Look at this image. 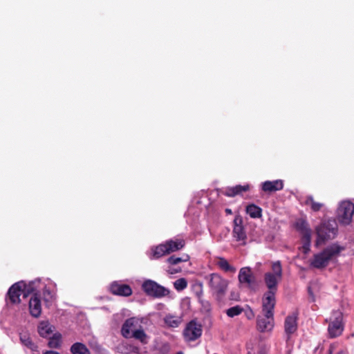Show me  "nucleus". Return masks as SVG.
<instances>
[{
  "label": "nucleus",
  "mask_w": 354,
  "mask_h": 354,
  "mask_svg": "<svg viewBox=\"0 0 354 354\" xmlns=\"http://www.w3.org/2000/svg\"><path fill=\"white\" fill-rule=\"evenodd\" d=\"M272 272L265 273L263 280L268 290L263 294V302L276 304V294L278 284L282 279L283 270L280 261L272 263Z\"/></svg>",
  "instance_id": "f257e3e1"
},
{
  "label": "nucleus",
  "mask_w": 354,
  "mask_h": 354,
  "mask_svg": "<svg viewBox=\"0 0 354 354\" xmlns=\"http://www.w3.org/2000/svg\"><path fill=\"white\" fill-rule=\"evenodd\" d=\"M344 250H345V247L339 245L337 243H333L320 252L313 254L310 265L314 268L324 269L328 266L330 261L336 259Z\"/></svg>",
  "instance_id": "f03ea898"
},
{
  "label": "nucleus",
  "mask_w": 354,
  "mask_h": 354,
  "mask_svg": "<svg viewBox=\"0 0 354 354\" xmlns=\"http://www.w3.org/2000/svg\"><path fill=\"white\" fill-rule=\"evenodd\" d=\"M205 280L212 295L218 301H221L227 293L229 281L218 273H211L205 276Z\"/></svg>",
  "instance_id": "7ed1b4c3"
},
{
  "label": "nucleus",
  "mask_w": 354,
  "mask_h": 354,
  "mask_svg": "<svg viewBox=\"0 0 354 354\" xmlns=\"http://www.w3.org/2000/svg\"><path fill=\"white\" fill-rule=\"evenodd\" d=\"M317 234L316 245L324 243L335 239L338 232V225L335 219L322 221L315 229Z\"/></svg>",
  "instance_id": "20e7f679"
},
{
  "label": "nucleus",
  "mask_w": 354,
  "mask_h": 354,
  "mask_svg": "<svg viewBox=\"0 0 354 354\" xmlns=\"http://www.w3.org/2000/svg\"><path fill=\"white\" fill-rule=\"evenodd\" d=\"M274 304L262 301L263 315L257 317V329L261 333L271 331L274 327Z\"/></svg>",
  "instance_id": "39448f33"
},
{
  "label": "nucleus",
  "mask_w": 354,
  "mask_h": 354,
  "mask_svg": "<svg viewBox=\"0 0 354 354\" xmlns=\"http://www.w3.org/2000/svg\"><path fill=\"white\" fill-rule=\"evenodd\" d=\"M35 283L33 281L30 282L28 284L25 283L24 281H19L14 283L9 288L7 296L10 302L12 304H19L20 296L22 293L26 297L28 295L35 291L34 287Z\"/></svg>",
  "instance_id": "423d86ee"
},
{
  "label": "nucleus",
  "mask_w": 354,
  "mask_h": 354,
  "mask_svg": "<svg viewBox=\"0 0 354 354\" xmlns=\"http://www.w3.org/2000/svg\"><path fill=\"white\" fill-rule=\"evenodd\" d=\"M142 288L147 295L155 298H160L169 295V290L168 289L150 279L146 280L143 282Z\"/></svg>",
  "instance_id": "0eeeda50"
},
{
  "label": "nucleus",
  "mask_w": 354,
  "mask_h": 354,
  "mask_svg": "<svg viewBox=\"0 0 354 354\" xmlns=\"http://www.w3.org/2000/svg\"><path fill=\"white\" fill-rule=\"evenodd\" d=\"M342 319L343 315L340 311H333L332 316L330 317V322L328 327V331L330 338H335L342 335L344 330Z\"/></svg>",
  "instance_id": "6e6552de"
},
{
  "label": "nucleus",
  "mask_w": 354,
  "mask_h": 354,
  "mask_svg": "<svg viewBox=\"0 0 354 354\" xmlns=\"http://www.w3.org/2000/svg\"><path fill=\"white\" fill-rule=\"evenodd\" d=\"M353 214L354 204L349 201H344L337 210V218L340 223L348 225L351 222Z\"/></svg>",
  "instance_id": "1a4fd4ad"
},
{
  "label": "nucleus",
  "mask_w": 354,
  "mask_h": 354,
  "mask_svg": "<svg viewBox=\"0 0 354 354\" xmlns=\"http://www.w3.org/2000/svg\"><path fill=\"white\" fill-rule=\"evenodd\" d=\"M202 326L195 320L190 321L183 331V336L187 342H193L202 335Z\"/></svg>",
  "instance_id": "9d476101"
},
{
  "label": "nucleus",
  "mask_w": 354,
  "mask_h": 354,
  "mask_svg": "<svg viewBox=\"0 0 354 354\" xmlns=\"http://www.w3.org/2000/svg\"><path fill=\"white\" fill-rule=\"evenodd\" d=\"M233 223V237L236 239V241L241 242V245H245L247 234L243 225V218L240 216H237L234 218Z\"/></svg>",
  "instance_id": "9b49d317"
},
{
  "label": "nucleus",
  "mask_w": 354,
  "mask_h": 354,
  "mask_svg": "<svg viewBox=\"0 0 354 354\" xmlns=\"http://www.w3.org/2000/svg\"><path fill=\"white\" fill-rule=\"evenodd\" d=\"M139 322L136 317L127 319L121 328V333L125 338H131L133 333L139 328Z\"/></svg>",
  "instance_id": "f8f14e48"
},
{
  "label": "nucleus",
  "mask_w": 354,
  "mask_h": 354,
  "mask_svg": "<svg viewBox=\"0 0 354 354\" xmlns=\"http://www.w3.org/2000/svg\"><path fill=\"white\" fill-rule=\"evenodd\" d=\"M110 292L115 295L128 297L132 294V289L129 285L114 281L110 286Z\"/></svg>",
  "instance_id": "ddd939ff"
},
{
  "label": "nucleus",
  "mask_w": 354,
  "mask_h": 354,
  "mask_svg": "<svg viewBox=\"0 0 354 354\" xmlns=\"http://www.w3.org/2000/svg\"><path fill=\"white\" fill-rule=\"evenodd\" d=\"M29 301V310L30 315L34 317H39L41 313V297L38 292L35 291Z\"/></svg>",
  "instance_id": "4468645a"
},
{
  "label": "nucleus",
  "mask_w": 354,
  "mask_h": 354,
  "mask_svg": "<svg viewBox=\"0 0 354 354\" xmlns=\"http://www.w3.org/2000/svg\"><path fill=\"white\" fill-rule=\"evenodd\" d=\"M238 278L240 283L246 284L248 287H250L255 282V277L248 267L242 268L239 270Z\"/></svg>",
  "instance_id": "2eb2a0df"
},
{
  "label": "nucleus",
  "mask_w": 354,
  "mask_h": 354,
  "mask_svg": "<svg viewBox=\"0 0 354 354\" xmlns=\"http://www.w3.org/2000/svg\"><path fill=\"white\" fill-rule=\"evenodd\" d=\"M283 188V181L282 180H266L261 184V189L268 194L282 190Z\"/></svg>",
  "instance_id": "dca6fc26"
},
{
  "label": "nucleus",
  "mask_w": 354,
  "mask_h": 354,
  "mask_svg": "<svg viewBox=\"0 0 354 354\" xmlns=\"http://www.w3.org/2000/svg\"><path fill=\"white\" fill-rule=\"evenodd\" d=\"M250 186L248 184L243 185H237L233 187H227L223 192V194L228 197H234L238 195H241L243 192L249 191Z\"/></svg>",
  "instance_id": "f3484780"
},
{
  "label": "nucleus",
  "mask_w": 354,
  "mask_h": 354,
  "mask_svg": "<svg viewBox=\"0 0 354 354\" xmlns=\"http://www.w3.org/2000/svg\"><path fill=\"white\" fill-rule=\"evenodd\" d=\"M297 317L292 314L286 317L284 322V329L286 333L290 337L297 329Z\"/></svg>",
  "instance_id": "a211bd4d"
},
{
  "label": "nucleus",
  "mask_w": 354,
  "mask_h": 354,
  "mask_svg": "<svg viewBox=\"0 0 354 354\" xmlns=\"http://www.w3.org/2000/svg\"><path fill=\"white\" fill-rule=\"evenodd\" d=\"M168 254L178 251L184 248L185 242L183 239H170L165 242Z\"/></svg>",
  "instance_id": "6ab92c4d"
},
{
  "label": "nucleus",
  "mask_w": 354,
  "mask_h": 354,
  "mask_svg": "<svg viewBox=\"0 0 354 354\" xmlns=\"http://www.w3.org/2000/svg\"><path fill=\"white\" fill-rule=\"evenodd\" d=\"M169 254L167 250L165 243L159 244L157 246L151 248V252L149 254V257L151 260L158 259L160 257Z\"/></svg>",
  "instance_id": "aec40b11"
},
{
  "label": "nucleus",
  "mask_w": 354,
  "mask_h": 354,
  "mask_svg": "<svg viewBox=\"0 0 354 354\" xmlns=\"http://www.w3.org/2000/svg\"><path fill=\"white\" fill-rule=\"evenodd\" d=\"M304 204L310 207L313 212H317L320 211L324 207L323 203L317 202L313 196H307L305 198Z\"/></svg>",
  "instance_id": "412c9836"
},
{
  "label": "nucleus",
  "mask_w": 354,
  "mask_h": 354,
  "mask_svg": "<svg viewBox=\"0 0 354 354\" xmlns=\"http://www.w3.org/2000/svg\"><path fill=\"white\" fill-rule=\"evenodd\" d=\"M39 335L42 337H47L53 332V326L48 322H41L37 328Z\"/></svg>",
  "instance_id": "4be33fe9"
},
{
  "label": "nucleus",
  "mask_w": 354,
  "mask_h": 354,
  "mask_svg": "<svg viewBox=\"0 0 354 354\" xmlns=\"http://www.w3.org/2000/svg\"><path fill=\"white\" fill-rule=\"evenodd\" d=\"M245 212L252 218H259L262 216V209L254 204L248 205Z\"/></svg>",
  "instance_id": "5701e85b"
},
{
  "label": "nucleus",
  "mask_w": 354,
  "mask_h": 354,
  "mask_svg": "<svg viewBox=\"0 0 354 354\" xmlns=\"http://www.w3.org/2000/svg\"><path fill=\"white\" fill-rule=\"evenodd\" d=\"M21 342L32 351H37L38 346L32 341L30 335L26 333L20 334Z\"/></svg>",
  "instance_id": "b1692460"
},
{
  "label": "nucleus",
  "mask_w": 354,
  "mask_h": 354,
  "mask_svg": "<svg viewBox=\"0 0 354 354\" xmlns=\"http://www.w3.org/2000/svg\"><path fill=\"white\" fill-rule=\"evenodd\" d=\"M72 354H91L89 349L81 342L74 343L70 348Z\"/></svg>",
  "instance_id": "393cba45"
},
{
  "label": "nucleus",
  "mask_w": 354,
  "mask_h": 354,
  "mask_svg": "<svg viewBox=\"0 0 354 354\" xmlns=\"http://www.w3.org/2000/svg\"><path fill=\"white\" fill-rule=\"evenodd\" d=\"M216 264L221 270L225 272H234L236 271L235 268L232 266L223 257H218Z\"/></svg>",
  "instance_id": "a878e982"
},
{
  "label": "nucleus",
  "mask_w": 354,
  "mask_h": 354,
  "mask_svg": "<svg viewBox=\"0 0 354 354\" xmlns=\"http://www.w3.org/2000/svg\"><path fill=\"white\" fill-rule=\"evenodd\" d=\"M43 300L46 306L50 305L55 300V293L45 286L43 289Z\"/></svg>",
  "instance_id": "bb28decb"
},
{
  "label": "nucleus",
  "mask_w": 354,
  "mask_h": 354,
  "mask_svg": "<svg viewBox=\"0 0 354 354\" xmlns=\"http://www.w3.org/2000/svg\"><path fill=\"white\" fill-rule=\"evenodd\" d=\"M131 338L139 340L142 344L148 343V336L141 326H139V328L133 333L131 335Z\"/></svg>",
  "instance_id": "cd10ccee"
},
{
  "label": "nucleus",
  "mask_w": 354,
  "mask_h": 354,
  "mask_svg": "<svg viewBox=\"0 0 354 354\" xmlns=\"http://www.w3.org/2000/svg\"><path fill=\"white\" fill-rule=\"evenodd\" d=\"M62 335L56 333L49 339L48 346L51 348H58L61 346Z\"/></svg>",
  "instance_id": "c85d7f7f"
},
{
  "label": "nucleus",
  "mask_w": 354,
  "mask_h": 354,
  "mask_svg": "<svg viewBox=\"0 0 354 354\" xmlns=\"http://www.w3.org/2000/svg\"><path fill=\"white\" fill-rule=\"evenodd\" d=\"M295 226L296 230L299 231L301 234L311 230L310 228L309 227L308 222L304 219H299L297 221L295 224Z\"/></svg>",
  "instance_id": "c756f323"
},
{
  "label": "nucleus",
  "mask_w": 354,
  "mask_h": 354,
  "mask_svg": "<svg viewBox=\"0 0 354 354\" xmlns=\"http://www.w3.org/2000/svg\"><path fill=\"white\" fill-rule=\"evenodd\" d=\"M165 322L169 327L176 328L180 324L181 320L176 316L169 315L165 317Z\"/></svg>",
  "instance_id": "7c9ffc66"
},
{
  "label": "nucleus",
  "mask_w": 354,
  "mask_h": 354,
  "mask_svg": "<svg viewBox=\"0 0 354 354\" xmlns=\"http://www.w3.org/2000/svg\"><path fill=\"white\" fill-rule=\"evenodd\" d=\"M189 257L187 254H184L182 257H178L172 255L167 258V262L170 265H177L181 262H186L189 260Z\"/></svg>",
  "instance_id": "2f4dec72"
},
{
  "label": "nucleus",
  "mask_w": 354,
  "mask_h": 354,
  "mask_svg": "<svg viewBox=\"0 0 354 354\" xmlns=\"http://www.w3.org/2000/svg\"><path fill=\"white\" fill-rule=\"evenodd\" d=\"M243 312V308L239 305L231 307L226 310V315L229 317H234L241 315Z\"/></svg>",
  "instance_id": "473e14b6"
},
{
  "label": "nucleus",
  "mask_w": 354,
  "mask_h": 354,
  "mask_svg": "<svg viewBox=\"0 0 354 354\" xmlns=\"http://www.w3.org/2000/svg\"><path fill=\"white\" fill-rule=\"evenodd\" d=\"M174 286L176 290L181 291L187 288V281L185 278H180L174 281Z\"/></svg>",
  "instance_id": "72a5a7b5"
},
{
  "label": "nucleus",
  "mask_w": 354,
  "mask_h": 354,
  "mask_svg": "<svg viewBox=\"0 0 354 354\" xmlns=\"http://www.w3.org/2000/svg\"><path fill=\"white\" fill-rule=\"evenodd\" d=\"M196 290H195V295L198 299V300H201L203 297V285L202 283H198L196 285Z\"/></svg>",
  "instance_id": "f704fd0d"
},
{
  "label": "nucleus",
  "mask_w": 354,
  "mask_h": 354,
  "mask_svg": "<svg viewBox=\"0 0 354 354\" xmlns=\"http://www.w3.org/2000/svg\"><path fill=\"white\" fill-rule=\"evenodd\" d=\"M301 235H302V238H301L302 242L311 243V230L306 232L301 233Z\"/></svg>",
  "instance_id": "c9c22d12"
},
{
  "label": "nucleus",
  "mask_w": 354,
  "mask_h": 354,
  "mask_svg": "<svg viewBox=\"0 0 354 354\" xmlns=\"http://www.w3.org/2000/svg\"><path fill=\"white\" fill-rule=\"evenodd\" d=\"M198 301L201 303V306L205 310H206L207 311H209L210 310L211 305L208 301L205 300L203 298L201 300H199Z\"/></svg>",
  "instance_id": "e433bc0d"
},
{
  "label": "nucleus",
  "mask_w": 354,
  "mask_h": 354,
  "mask_svg": "<svg viewBox=\"0 0 354 354\" xmlns=\"http://www.w3.org/2000/svg\"><path fill=\"white\" fill-rule=\"evenodd\" d=\"M310 243L303 242V249L304 253H307L310 251Z\"/></svg>",
  "instance_id": "4c0bfd02"
},
{
  "label": "nucleus",
  "mask_w": 354,
  "mask_h": 354,
  "mask_svg": "<svg viewBox=\"0 0 354 354\" xmlns=\"http://www.w3.org/2000/svg\"><path fill=\"white\" fill-rule=\"evenodd\" d=\"M246 316L248 319H252L254 317V313L252 309H250V311L246 313Z\"/></svg>",
  "instance_id": "58836bf2"
},
{
  "label": "nucleus",
  "mask_w": 354,
  "mask_h": 354,
  "mask_svg": "<svg viewBox=\"0 0 354 354\" xmlns=\"http://www.w3.org/2000/svg\"><path fill=\"white\" fill-rule=\"evenodd\" d=\"M308 293L309 295L312 297V301H315V298H314V296H313V292L311 290V288L309 287L308 289Z\"/></svg>",
  "instance_id": "ea45409f"
},
{
  "label": "nucleus",
  "mask_w": 354,
  "mask_h": 354,
  "mask_svg": "<svg viewBox=\"0 0 354 354\" xmlns=\"http://www.w3.org/2000/svg\"><path fill=\"white\" fill-rule=\"evenodd\" d=\"M44 354H60L57 351H46Z\"/></svg>",
  "instance_id": "a19ab883"
},
{
  "label": "nucleus",
  "mask_w": 354,
  "mask_h": 354,
  "mask_svg": "<svg viewBox=\"0 0 354 354\" xmlns=\"http://www.w3.org/2000/svg\"><path fill=\"white\" fill-rule=\"evenodd\" d=\"M225 212H226V214H232V209H228V208H227V209H225Z\"/></svg>",
  "instance_id": "79ce46f5"
},
{
  "label": "nucleus",
  "mask_w": 354,
  "mask_h": 354,
  "mask_svg": "<svg viewBox=\"0 0 354 354\" xmlns=\"http://www.w3.org/2000/svg\"><path fill=\"white\" fill-rule=\"evenodd\" d=\"M333 351V346L332 345L330 346V348L328 349V354H332Z\"/></svg>",
  "instance_id": "37998d69"
},
{
  "label": "nucleus",
  "mask_w": 354,
  "mask_h": 354,
  "mask_svg": "<svg viewBox=\"0 0 354 354\" xmlns=\"http://www.w3.org/2000/svg\"><path fill=\"white\" fill-rule=\"evenodd\" d=\"M337 354H346V352L344 350H341L338 351Z\"/></svg>",
  "instance_id": "c03bdc74"
},
{
  "label": "nucleus",
  "mask_w": 354,
  "mask_h": 354,
  "mask_svg": "<svg viewBox=\"0 0 354 354\" xmlns=\"http://www.w3.org/2000/svg\"><path fill=\"white\" fill-rule=\"evenodd\" d=\"M176 354H183V353L182 351H179V352L176 353Z\"/></svg>",
  "instance_id": "a18cd8bd"
}]
</instances>
